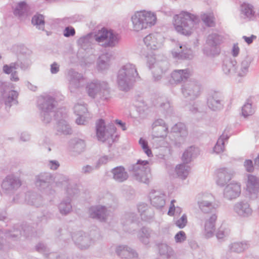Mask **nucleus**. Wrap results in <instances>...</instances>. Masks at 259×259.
Masks as SVG:
<instances>
[{
  "mask_svg": "<svg viewBox=\"0 0 259 259\" xmlns=\"http://www.w3.org/2000/svg\"><path fill=\"white\" fill-rule=\"evenodd\" d=\"M85 141L82 139L75 138L71 140L69 142V149L75 156L83 152L85 150Z\"/></svg>",
  "mask_w": 259,
  "mask_h": 259,
  "instance_id": "30",
  "label": "nucleus"
},
{
  "mask_svg": "<svg viewBox=\"0 0 259 259\" xmlns=\"http://www.w3.org/2000/svg\"><path fill=\"white\" fill-rule=\"evenodd\" d=\"M230 233V230L229 228L224 226H221L217 232L216 237L218 239H222L229 236Z\"/></svg>",
  "mask_w": 259,
  "mask_h": 259,
  "instance_id": "56",
  "label": "nucleus"
},
{
  "mask_svg": "<svg viewBox=\"0 0 259 259\" xmlns=\"http://www.w3.org/2000/svg\"><path fill=\"white\" fill-rule=\"evenodd\" d=\"M158 249L160 254L167 258L173 256L175 254L173 249L166 243L159 244Z\"/></svg>",
  "mask_w": 259,
  "mask_h": 259,
  "instance_id": "45",
  "label": "nucleus"
},
{
  "mask_svg": "<svg viewBox=\"0 0 259 259\" xmlns=\"http://www.w3.org/2000/svg\"><path fill=\"white\" fill-rule=\"evenodd\" d=\"M32 23L36 25L39 29L44 30L45 26V20L43 15L36 14L34 15L31 20Z\"/></svg>",
  "mask_w": 259,
  "mask_h": 259,
  "instance_id": "52",
  "label": "nucleus"
},
{
  "mask_svg": "<svg viewBox=\"0 0 259 259\" xmlns=\"http://www.w3.org/2000/svg\"><path fill=\"white\" fill-rule=\"evenodd\" d=\"M237 62L232 59H226L224 61L223 70L226 74L237 73Z\"/></svg>",
  "mask_w": 259,
  "mask_h": 259,
  "instance_id": "37",
  "label": "nucleus"
},
{
  "mask_svg": "<svg viewBox=\"0 0 259 259\" xmlns=\"http://www.w3.org/2000/svg\"><path fill=\"white\" fill-rule=\"evenodd\" d=\"M190 73L188 69L175 70L171 73L169 82L171 84H178L186 81L189 77Z\"/></svg>",
  "mask_w": 259,
  "mask_h": 259,
  "instance_id": "25",
  "label": "nucleus"
},
{
  "mask_svg": "<svg viewBox=\"0 0 259 259\" xmlns=\"http://www.w3.org/2000/svg\"><path fill=\"white\" fill-rule=\"evenodd\" d=\"M79 192L77 185L75 184L69 183L66 188V193L70 197L77 195Z\"/></svg>",
  "mask_w": 259,
  "mask_h": 259,
  "instance_id": "58",
  "label": "nucleus"
},
{
  "mask_svg": "<svg viewBox=\"0 0 259 259\" xmlns=\"http://www.w3.org/2000/svg\"><path fill=\"white\" fill-rule=\"evenodd\" d=\"M149 197L151 204L155 208H161L164 206L166 196L164 194L153 190L150 193Z\"/></svg>",
  "mask_w": 259,
  "mask_h": 259,
  "instance_id": "26",
  "label": "nucleus"
},
{
  "mask_svg": "<svg viewBox=\"0 0 259 259\" xmlns=\"http://www.w3.org/2000/svg\"><path fill=\"white\" fill-rule=\"evenodd\" d=\"M71 199L70 197H67L63 199L58 205V209L59 212L63 215H66L70 213L72 209L71 203Z\"/></svg>",
  "mask_w": 259,
  "mask_h": 259,
  "instance_id": "38",
  "label": "nucleus"
},
{
  "mask_svg": "<svg viewBox=\"0 0 259 259\" xmlns=\"http://www.w3.org/2000/svg\"><path fill=\"white\" fill-rule=\"evenodd\" d=\"M36 250L44 254L45 255H48L49 254V249L47 246L42 243H38L36 246Z\"/></svg>",
  "mask_w": 259,
  "mask_h": 259,
  "instance_id": "63",
  "label": "nucleus"
},
{
  "mask_svg": "<svg viewBox=\"0 0 259 259\" xmlns=\"http://www.w3.org/2000/svg\"><path fill=\"white\" fill-rule=\"evenodd\" d=\"M249 244L247 241L236 242L229 245V249L231 252L240 253L248 248Z\"/></svg>",
  "mask_w": 259,
  "mask_h": 259,
  "instance_id": "43",
  "label": "nucleus"
},
{
  "mask_svg": "<svg viewBox=\"0 0 259 259\" xmlns=\"http://www.w3.org/2000/svg\"><path fill=\"white\" fill-rule=\"evenodd\" d=\"M19 63L18 62L11 63L10 65H4L3 70L6 74H9L13 72V70L17 69Z\"/></svg>",
  "mask_w": 259,
  "mask_h": 259,
  "instance_id": "59",
  "label": "nucleus"
},
{
  "mask_svg": "<svg viewBox=\"0 0 259 259\" xmlns=\"http://www.w3.org/2000/svg\"><path fill=\"white\" fill-rule=\"evenodd\" d=\"M68 80L69 81V89L71 93H75L84 85V78L82 75L73 69H70L68 72Z\"/></svg>",
  "mask_w": 259,
  "mask_h": 259,
  "instance_id": "13",
  "label": "nucleus"
},
{
  "mask_svg": "<svg viewBox=\"0 0 259 259\" xmlns=\"http://www.w3.org/2000/svg\"><path fill=\"white\" fill-rule=\"evenodd\" d=\"M254 112L255 109L250 103H246L242 107V115L244 117L252 115Z\"/></svg>",
  "mask_w": 259,
  "mask_h": 259,
  "instance_id": "54",
  "label": "nucleus"
},
{
  "mask_svg": "<svg viewBox=\"0 0 259 259\" xmlns=\"http://www.w3.org/2000/svg\"><path fill=\"white\" fill-rule=\"evenodd\" d=\"M163 37L158 33H151L144 38V42L147 48L151 50H157L162 46Z\"/></svg>",
  "mask_w": 259,
  "mask_h": 259,
  "instance_id": "19",
  "label": "nucleus"
},
{
  "mask_svg": "<svg viewBox=\"0 0 259 259\" xmlns=\"http://www.w3.org/2000/svg\"><path fill=\"white\" fill-rule=\"evenodd\" d=\"M175 170L178 176L184 180L188 176L190 171V167L184 164H180L176 166Z\"/></svg>",
  "mask_w": 259,
  "mask_h": 259,
  "instance_id": "46",
  "label": "nucleus"
},
{
  "mask_svg": "<svg viewBox=\"0 0 259 259\" xmlns=\"http://www.w3.org/2000/svg\"><path fill=\"white\" fill-rule=\"evenodd\" d=\"M202 21L208 27H213L215 25L214 17L213 13H203L200 15Z\"/></svg>",
  "mask_w": 259,
  "mask_h": 259,
  "instance_id": "50",
  "label": "nucleus"
},
{
  "mask_svg": "<svg viewBox=\"0 0 259 259\" xmlns=\"http://www.w3.org/2000/svg\"><path fill=\"white\" fill-rule=\"evenodd\" d=\"M172 131L175 135L176 134H183V136H187L188 133L186 130L185 124L182 123H178L176 124L172 127Z\"/></svg>",
  "mask_w": 259,
  "mask_h": 259,
  "instance_id": "55",
  "label": "nucleus"
},
{
  "mask_svg": "<svg viewBox=\"0 0 259 259\" xmlns=\"http://www.w3.org/2000/svg\"><path fill=\"white\" fill-rule=\"evenodd\" d=\"M156 21V14L151 11L137 12L132 17L133 29L136 31L152 27Z\"/></svg>",
  "mask_w": 259,
  "mask_h": 259,
  "instance_id": "3",
  "label": "nucleus"
},
{
  "mask_svg": "<svg viewBox=\"0 0 259 259\" xmlns=\"http://www.w3.org/2000/svg\"><path fill=\"white\" fill-rule=\"evenodd\" d=\"M175 239L177 243H182L186 240V235L185 233L181 231H179L175 236Z\"/></svg>",
  "mask_w": 259,
  "mask_h": 259,
  "instance_id": "64",
  "label": "nucleus"
},
{
  "mask_svg": "<svg viewBox=\"0 0 259 259\" xmlns=\"http://www.w3.org/2000/svg\"><path fill=\"white\" fill-rule=\"evenodd\" d=\"M74 111L78 117L76 119L77 124L83 125L87 122V108L84 104L77 103L74 107Z\"/></svg>",
  "mask_w": 259,
  "mask_h": 259,
  "instance_id": "29",
  "label": "nucleus"
},
{
  "mask_svg": "<svg viewBox=\"0 0 259 259\" xmlns=\"http://www.w3.org/2000/svg\"><path fill=\"white\" fill-rule=\"evenodd\" d=\"M175 140H174V144L177 147H180L182 144L185 142V139L186 136H183V134H176L174 135Z\"/></svg>",
  "mask_w": 259,
  "mask_h": 259,
  "instance_id": "60",
  "label": "nucleus"
},
{
  "mask_svg": "<svg viewBox=\"0 0 259 259\" xmlns=\"http://www.w3.org/2000/svg\"><path fill=\"white\" fill-rule=\"evenodd\" d=\"M96 34L89 33L80 37L77 43L78 45L85 51L92 49L96 41Z\"/></svg>",
  "mask_w": 259,
  "mask_h": 259,
  "instance_id": "27",
  "label": "nucleus"
},
{
  "mask_svg": "<svg viewBox=\"0 0 259 259\" xmlns=\"http://www.w3.org/2000/svg\"><path fill=\"white\" fill-rule=\"evenodd\" d=\"M152 142L153 143L156 141L157 139H163L167 135L168 130L167 125L152 127Z\"/></svg>",
  "mask_w": 259,
  "mask_h": 259,
  "instance_id": "39",
  "label": "nucleus"
},
{
  "mask_svg": "<svg viewBox=\"0 0 259 259\" xmlns=\"http://www.w3.org/2000/svg\"><path fill=\"white\" fill-rule=\"evenodd\" d=\"M241 193V185L236 182H232L227 185L224 190V196L228 200H233L239 196Z\"/></svg>",
  "mask_w": 259,
  "mask_h": 259,
  "instance_id": "21",
  "label": "nucleus"
},
{
  "mask_svg": "<svg viewBox=\"0 0 259 259\" xmlns=\"http://www.w3.org/2000/svg\"><path fill=\"white\" fill-rule=\"evenodd\" d=\"M148 64L149 69L152 70L153 77L157 80L160 79L162 74L166 72L169 67V63L166 60L155 62L153 58L148 60Z\"/></svg>",
  "mask_w": 259,
  "mask_h": 259,
  "instance_id": "11",
  "label": "nucleus"
},
{
  "mask_svg": "<svg viewBox=\"0 0 259 259\" xmlns=\"http://www.w3.org/2000/svg\"><path fill=\"white\" fill-rule=\"evenodd\" d=\"M172 54L176 58L191 59L193 57L192 51L181 44H179L177 50L172 51Z\"/></svg>",
  "mask_w": 259,
  "mask_h": 259,
  "instance_id": "32",
  "label": "nucleus"
},
{
  "mask_svg": "<svg viewBox=\"0 0 259 259\" xmlns=\"http://www.w3.org/2000/svg\"><path fill=\"white\" fill-rule=\"evenodd\" d=\"M222 41V36L217 33H212L208 35L205 46L203 49L204 53L207 56H214L218 54L220 52L218 46Z\"/></svg>",
  "mask_w": 259,
  "mask_h": 259,
  "instance_id": "10",
  "label": "nucleus"
},
{
  "mask_svg": "<svg viewBox=\"0 0 259 259\" xmlns=\"http://www.w3.org/2000/svg\"><path fill=\"white\" fill-rule=\"evenodd\" d=\"M212 196L210 194L202 195L201 198H199L197 204L200 210L204 213H216V209L213 203Z\"/></svg>",
  "mask_w": 259,
  "mask_h": 259,
  "instance_id": "15",
  "label": "nucleus"
},
{
  "mask_svg": "<svg viewBox=\"0 0 259 259\" xmlns=\"http://www.w3.org/2000/svg\"><path fill=\"white\" fill-rule=\"evenodd\" d=\"M246 190L251 199H256L259 193V179L253 175H249L246 184Z\"/></svg>",
  "mask_w": 259,
  "mask_h": 259,
  "instance_id": "23",
  "label": "nucleus"
},
{
  "mask_svg": "<svg viewBox=\"0 0 259 259\" xmlns=\"http://www.w3.org/2000/svg\"><path fill=\"white\" fill-rule=\"evenodd\" d=\"M30 8L25 2L18 4L14 11V14L19 17L26 16L30 14Z\"/></svg>",
  "mask_w": 259,
  "mask_h": 259,
  "instance_id": "41",
  "label": "nucleus"
},
{
  "mask_svg": "<svg viewBox=\"0 0 259 259\" xmlns=\"http://www.w3.org/2000/svg\"><path fill=\"white\" fill-rule=\"evenodd\" d=\"M216 175L217 185L223 187L231 180L234 172L227 168H221L217 170Z\"/></svg>",
  "mask_w": 259,
  "mask_h": 259,
  "instance_id": "22",
  "label": "nucleus"
},
{
  "mask_svg": "<svg viewBox=\"0 0 259 259\" xmlns=\"http://www.w3.org/2000/svg\"><path fill=\"white\" fill-rule=\"evenodd\" d=\"M110 173L112 178L117 182L122 183L125 181L128 178V175L122 166H116L112 168Z\"/></svg>",
  "mask_w": 259,
  "mask_h": 259,
  "instance_id": "31",
  "label": "nucleus"
},
{
  "mask_svg": "<svg viewBox=\"0 0 259 259\" xmlns=\"http://www.w3.org/2000/svg\"><path fill=\"white\" fill-rule=\"evenodd\" d=\"M40 102L38 107L41 110V120L44 123H49L55 115L54 111L55 106V99L50 96H47L43 97Z\"/></svg>",
  "mask_w": 259,
  "mask_h": 259,
  "instance_id": "6",
  "label": "nucleus"
},
{
  "mask_svg": "<svg viewBox=\"0 0 259 259\" xmlns=\"http://www.w3.org/2000/svg\"><path fill=\"white\" fill-rule=\"evenodd\" d=\"M72 239L75 244L81 249H87L93 245L96 240L92 238L88 234L78 232L72 236Z\"/></svg>",
  "mask_w": 259,
  "mask_h": 259,
  "instance_id": "14",
  "label": "nucleus"
},
{
  "mask_svg": "<svg viewBox=\"0 0 259 259\" xmlns=\"http://www.w3.org/2000/svg\"><path fill=\"white\" fill-rule=\"evenodd\" d=\"M116 253L121 258H130L138 256V253L133 249L126 245H119L116 248Z\"/></svg>",
  "mask_w": 259,
  "mask_h": 259,
  "instance_id": "33",
  "label": "nucleus"
},
{
  "mask_svg": "<svg viewBox=\"0 0 259 259\" xmlns=\"http://www.w3.org/2000/svg\"><path fill=\"white\" fill-rule=\"evenodd\" d=\"M174 20L176 31L184 35H191L195 26L200 21L197 16L186 11H182L179 14L175 15Z\"/></svg>",
  "mask_w": 259,
  "mask_h": 259,
  "instance_id": "2",
  "label": "nucleus"
},
{
  "mask_svg": "<svg viewBox=\"0 0 259 259\" xmlns=\"http://www.w3.org/2000/svg\"><path fill=\"white\" fill-rule=\"evenodd\" d=\"M147 160H139L138 162L130 167V170L133 172L135 179L145 184H149L150 170L148 166Z\"/></svg>",
  "mask_w": 259,
  "mask_h": 259,
  "instance_id": "7",
  "label": "nucleus"
},
{
  "mask_svg": "<svg viewBox=\"0 0 259 259\" xmlns=\"http://www.w3.org/2000/svg\"><path fill=\"white\" fill-rule=\"evenodd\" d=\"M138 210L140 213L142 220L145 221L152 220L154 216L153 210L147 204L142 203L138 205Z\"/></svg>",
  "mask_w": 259,
  "mask_h": 259,
  "instance_id": "34",
  "label": "nucleus"
},
{
  "mask_svg": "<svg viewBox=\"0 0 259 259\" xmlns=\"http://www.w3.org/2000/svg\"><path fill=\"white\" fill-rule=\"evenodd\" d=\"M159 110L165 117L169 116L172 113V108L168 101L160 103Z\"/></svg>",
  "mask_w": 259,
  "mask_h": 259,
  "instance_id": "51",
  "label": "nucleus"
},
{
  "mask_svg": "<svg viewBox=\"0 0 259 259\" xmlns=\"http://www.w3.org/2000/svg\"><path fill=\"white\" fill-rule=\"evenodd\" d=\"M111 56L108 53L100 56L97 60V67L99 70L104 71L109 68Z\"/></svg>",
  "mask_w": 259,
  "mask_h": 259,
  "instance_id": "35",
  "label": "nucleus"
},
{
  "mask_svg": "<svg viewBox=\"0 0 259 259\" xmlns=\"http://www.w3.org/2000/svg\"><path fill=\"white\" fill-rule=\"evenodd\" d=\"M139 143L144 153L146 154L148 157H151L153 156L152 151L148 146V142L146 140L141 138L139 141Z\"/></svg>",
  "mask_w": 259,
  "mask_h": 259,
  "instance_id": "57",
  "label": "nucleus"
},
{
  "mask_svg": "<svg viewBox=\"0 0 259 259\" xmlns=\"http://www.w3.org/2000/svg\"><path fill=\"white\" fill-rule=\"evenodd\" d=\"M20 180L14 175L7 176L3 181L1 187L7 194H12L21 186Z\"/></svg>",
  "mask_w": 259,
  "mask_h": 259,
  "instance_id": "12",
  "label": "nucleus"
},
{
  "mask_svg": "<svg viewBox=\"0 0 259 259\" xmlns=\"http://www.w3.org/2000/svg\"><path fill=\"white\" fill-rule=\"evenodd\" d=\"M53 181V176L51 173L41 172L35 177V185L40 190L50 189Z\"/></svg>",
  "mask_w": 259,
  "mask_h": 259,
  "instance_id": "18",
  "label": "nucleus"
},
{
  "mask_svg": "<svg viewBox=\"0 0 259 259\" xmlns=\"http://www.w3.org/2000/svg\"><path fill=\"white\" fill-rule=\"evenodd\" d=\"M198 149L194 146H191L187 149L183 153L182 159L186 163L191 161L192 159L198 154Z\"/></svg>",
  "mask_w": 259,
  "mask_h": 259,
  "instance_id": "44",
  "label": "nucleus"
},
{
  "mask_svg": "<svg viewBox=\"0 0 259 259\" xmlns=\"http://www.w3.org/2000/svg\"><path fill=\"white\" fill-rule=\"evenodd\" d=\"M31 199L32 201L30 203L32 205H33L36 207H39L41 205L42 201L41 196L35 195L34 194L31 195Z\"/></svg>",
  "mask_w": 259,
  "mask_h": 259,
  "instance_id": "62",
  "label": "nucleus"
},
{
  "mask_svg": "<svg viewBox=\"0 0 259 259\" xmlns=\"http://www.w3.org/2000/svg\"><path fill=\"white\" fill-rule=\"evenodd\" d=\"M207 105L212 111L221 110L224 106V100L222 94L217 92L209 93L207 98Z\"/></svg>",
  "mask_w": 259,
  "mask_h": 259,
  "instance_id": "16",
  "label": "nucleus"
},
{
  "mask_svg": "<svg viewBox=\"0 0 259 259\" xmlns=\"http://www.w3.org/2000/svg\"><path fill=\"white\" fill-rule=\"evenodd\" d=\"M153 234V231L149 228L143 227L138 233V238L143 244L149 245L150 239Z\"/></svg>",
  "mask_w": 259,
  "mask_h": 259,
  "instance_id": "36",
  "label": "nucleus"
},
{
  "mask_svg": "<svg viewBox=\"0 0 259 259\" xmlns=\"http://www.w3.org/2000/svg\"><path fill=\"white\" fill-rule=\"evenodd\" d=\"M5 234L7 237L16 240L21 236L22 231L20 226H15L11 229L6 230Z\"/></svg>",
  "mask_w": 259,
  "mask_h": 259,
  "instance_id": "48",
  "label": "nucleus"
},
{
  "mask_svg": "<svg viewBox=\"0 0 259 259\" xmlns=\"http://www.w3.org/2000/svg\"><path fill=\"white\" fill-rule=\"evenodd\" d=\"M139 78L136 65L128 63L122 65L118 71L116 82L120 90L127 92Z\"/></svg>",
  "mask_w": 259,
  "mask_h": 259,
  "instance_id": "1",
  "label": "nucleus"
},
{
  "mask_svg": "<svg viewBox=\"0 0 259 259\" xmlns=\"http://www.w3.org/2000/svg\"><path fill=\"white\" fill-rule=\"evenodd\" d=\"M229 139V136L227 134L223 133L219 138L215 145L214 147V151L217 153H220L223 152L225 149V143Z\"/></svg>",
  "mask_w": 259,
  "mask_h": 259,
  "instance_id": "47",
  "label": "nucleus"
},
{
  "mask_svg": "<svg viewBox=\"0 0 259 259\" xmlns=\"http://www.w3.org/2000/svg\"><path fill=\"white\" fill-rule=\"evenodd\" d=\"M86 89L89 96L93 98L104 101L110 98V88L105 81L94 80L87 84Z\"/></svg>",
  "mask_w": 259,
  "mask_h": 259,
  "instance_id": "4",
  "label": "nucleus"
},
{
  "mask_svg": "<svg viewBox=\"0 0 259 259\" xmlns=\"http://www.w3.org/2000/svg\"><path fill=\"white\" fill-rule=\"evenodd\" d=\"M56 130L58 132L64 135H70L72 133L70 125L64 120H60L57 123Z\"/></svg>",
  "mask_w": 259,
  "mask_h": 259,
  "instance_id": "49",
  "label": "nucleus"
},
{
  "mask_svg": "<svg viewBox=\"0 0 259 259\" xmlns=\"http://www.w3.org/2000/svg\"><path fill=\"white\" fill-rule=\"evenodd\" d=\"M251 61V58L247 56L241 61L239 66H237V74L239 76L242 77L247 74Z\"/></svg>",
  "mask_w": 259,
  "mask_h": 259,
  "instance_id": "40",
  "label": "nucleus"
},
{
  "mask_svg": "<svg viewBox=\"0 0 259 259\" xmlns=\"http://www.w3.org/2000/svg\"><path fill=\"white\" fill-rule=\"evenodd\" d=\"M233 210L239 216L244 218L251 215L252 213L250 204L246 200H241L235 203Z\"/></svg>",
  "mask_w": 259,
  "mask_h": 259,
  "instance_id": "24",
  "label": "nucleus"
},
{
  "mask_svg": "<svg viewBox=\"0 0 259 259\" xmlns=\"http://www.w3.org/2000/svg\"><path fill=\"white\" fill-rule=\"evenodd\" d=\"M2 96L3 100L7 108H10L18 103L17 100L18 93L14 90L8 91L7 89H5Z\"/></svg>",
  "mask_w": 259,
  "mask_h": 259,
  "instance_id": "28",
  "label": "nucleus"
},
{
  "mask_svg": "<svg viewBox=\"0 0 259 259\" xmlns=\"http://www.w3.org/2000/svg\"><path fill=\"white\" fill-rule=\"evenodd\" d=\"M109 206L101 205L93 206L89 209V214L93 219H96L101 221H105L108 215L107 207Z\"/></svg>",
  "mask_w": 259,
  "mask_h": 259,
  "instance_id": "20",
  "label": "nucleus"
},
{
  "mask_svg": "<svg viewBox=\"0 0 259 259\" xmlns=\"http://www.w3.org/2000/svg\"><path fill=\"white\" fill-rule=\"evenodd\" d=\"M96 42L103 48H114L120 40L119 35L111 30L102 28L96 34Z\"/></svg>",
  "mask_w": 259,
  "mask_h": 259,
  "instance_id": "5",
  "label": "nucleus"
},
{
  "mask_svg": "<svg viewBox=\"0 0 259 259\" xmlns=\"http://www.w3.org/2000/svg\"><path fill=\"white\" fill-rule=\"evenodd\" d=\"M217 218V214L213 213L205 218L202 230V235L205 238L209 239L214 236Z\"/></svg>",
  "mask_w": 259,
  "mask_h": 259,
  "instance_id": "17",
  "label": "nucleus"
},
{
  "mask_svg": "<svg viewBox=\"0 0 259 259\" xmlns=\"http://www.w3.org/2000/svg\"><path fill=\"white\" fill-rule=\"evenodd\" d=\"M114 133L115 127L113 125L106 126L104 120H99L96 124V135L98 140L103 142L108 140L109 143H112Z\"/></svg>",
  "mask_w": 259,
  "mask_h": 259,
  "instance_id": "8",
  "label": "nucleus"
},
{
  "mask_svg": "<svg viewBox=\"0 0 259 259\" xmlns=\"http://www.w3.org/2000/svg\"><path fill=\"white\" fill-rule=\"evenodd\" d=\"M241 16L244 18L251 19L254 17L255 12L252 5L243 3L240 7Z\"/></svg>",
  "mask_w": 259,
  "mask_h": 259,
  "instance_id": "42",
  "label": "nucleus"
},
{
  "mask_svg": "<svg viewBox=\"0 0 259 259\" xmlns=\"http://www.w3.org/2000/svg\"><path fill=\"white\" fill-rule=\"evenodd\" d=\"M201 85L195 80L190 79L185 81L182 85V93L186 98L195 99L201 94Z\"/></svg>",
  "mask_w": 259,
  "mask_h": 259,
  "instance_id": "9",
  "label": "nucleus"
},
{
  "mask_svg": "<svg viewBox=\"0 0 259 259\" xmlns=\"http://www.w3.org/2000/svg\"><path fill=\"white\" fill-rule=\"evenodd\" d=\"M123 223L124 225H129L132 224L137 223L138 217L135 212H128L125 214Z\"/></svg>",
  "mask_w": 259,
  "mask_h": 259,
  "instance_id": "53",
  "label": "nucleus"
},
{
  "mask_svg": "<svg viewBox=\"0 0 259 259\" xmlns=\"http://www.w3.org/2000/svg\"><path fill=\"white\" fill-rule=\"evenodd\" d=\"M176 226L180 229L184 228L187 224V217L184 214L179 220L176 222Z\"/></svg>",
  "mask_w": 259,
  "mask_h": 259,
  "instance_id": "61",
  "label": "nucleus"
}]
</instances>
